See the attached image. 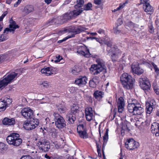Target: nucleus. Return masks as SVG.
<instances>
[{
    "mask_svg": "<svg viewBox=\"0 0 159 159\" xmlns=\"http://www.w3.org/2000/svg\"><path fill=\"white\" fill-rule=\"evenodd\" d=\"M127 108L129 111L133 115H141L143 112L144 109L138 101L135 99H131L129 102Z\"/></svg>",
    "mask_w": 159,
    "mask_h": 159,
    "instance_id": "f257e3e1",
    "label": "nucleus"
},
{
    "mask_svg": "<svg viewBox=\"0 0 159 159\" xmlns=\"http://www.w3.org/2000/svg\"><path fill=\"white\" fill-rule=\"evenodd\" d=\"M96 61L97 64L91 65L90 69L91 73L94 75H98L102 72L104 73H106V70L105 68V65L103 60L100 58H98Z\"/></svg>",
    "mask_w": 159,
    "mask_h": 159,
    "instance_id": "f03ea898",
    "label": "nucleus"
},
{
    "mask_svg": "<svg viewBox=\"0 0 159 159\" xmlns=\"http://www.w3.org/2000/svg\"><path fill=\"white\" fill-rule=\"evenodd\" d=\"M120 80L125 88L130 89L133 88L134 80L131 75L127 73H123L120 77Z\"/></svg>",
    "mask_w": 159,
    "mask_h": 159,
    "instance_id": "7ed1b4c3",
    "label": "nucleus"
},
{
    "mask_svg": "<svg viewBox=\"0 0 159 159\" xmlns=\"http://www.w3.org/2000/svg\"><path fill=\"white\" fill-rule=\"evenodd\" d=\"M106 44L108 46L107 50L108 51V54L111 55L112 60H116V59L118 57L119 55L121 54V52L116 47H111L112 43L109 41L106 43Z\"/></svg>",
    "mask_w": 159,
    "mask_h": 159,
    "instance_id": "20e7f679",
    "label": "nucleus"
},
{
    "mask_svg": "<svg viewBox=\"0 0 159 159\" xmlns=\"http://www.w3.org/2000/svg\"><path fill=\"white\" fill-rule=\"evenodd\" d=\"M19 137V134L17 133H12L7 137L6 140L8 144L18 146L22 143V140Z\"/></svg>",
    "mask_w": 159,
    "mask_h": 159,
    "instance_id": "39448f33",
    "label": "nucleus"
},
{
    "mask_svg": "<svg viewBox=\"0 0 159 159\" xmlns=\"http://www.w3.org/2000/svg\"><path fill=\"white\" fill-rule=\"evenodd\" d=\"M18 74L15 72H12L7 76H4L2 80H0V89H2L11 82L16 77H17Z\"/></svg>",
    "mask_w": 159,
    "mask_h": 159,
    "instance_id": "423d86ee",
    "label": "nucleus"
},
{
    "mask_svg": "<svg viewBox=\"0 0 159 159\" xmlns=\"http://www.w3.org/2000/svg\"><path fill=\"white\" fill-rule=\"evenodd\" d=\"M55 125L59 129H62L66 126V122L63 118L58 113L54 112L53 114Z\"/></svg>",
    "mask_w": 159,
    "mask_h": 159,
    "instance_id": "0eeeda50",
    "label": "nucleus"
},
{
    "mask_svg": "<svg viewBox=\"0 0 159 159\" xmlns=\"http://www.w3.org/2000/svg\"><path fill=\"white\" fill-rule=\"evenodd\" d=\"M39 124L38 120L32 119L30 121L25 120L23 123V126L25 129L29 130L34 129Z\"/></svg>",
    "mask_w": 159,
    "mask_h": 159,
    "instance_id": "6e6552de",
    "label": "nucleus"
},
{
    "mask_svg": "<svg viewBox=\"0 0 159 159\" xmlns=\"http://www.w3.org/2000/svg\"><path fill=\"white\" fill-rule=\"evenodd\" d=\"M37 145L40 150L44 152L48 151L50 148L49 142L46 139L41 138L38 140Z\"/></svg>",
    "mask_w": 159,
    "mask_h": 159,
    "instance_id": "1a4fd4ad",
    "label": "nucleus"
},
{
    "mask_svg": "<svg viewBox=\"0 0 159 159\" xmlns=\"http://www.w3.org/2000/svg\"><path fill=\"white\" fill-rule=\"evenodd\" d=\"M87 29L81 25L73 26L69 29V31L71 33L70 35L74 34V37L75 35L79 34L82 32L84 31Z\"/></svg>",
    "mask_w": 159,
    "mask_h": 159,
    "instance_id": "9d476101",
    "label": "nucleus"
},
{
    "mask_svg": "<svg viewBox=\"0 0 159 159\" xmlns=\"http://www.w3.org/2000/svg\"><path fill=\"white\" fill-rule=\"evenodd\" d=\"M139 145V143L133 139H128L125 144V147L129 150L135 149L138 147Z\"/></svg>",
    "mask_w": 159,
    "mask_h": 159,
    "instance_id": "9b49d317",
    "label": "nucleus"
},
{
    "mask_svg": "<svg viewBox=\"0 0 159 159\" xmlns=\"http://www.w3.org/2000/svg\"><path fill=\"white\" fill-rule=\"evenodd\" d=\"M77 52L86 57H89L90 56L91 54L89 49L84 45L78 47Z\"/></svg>",
    "mask_w": 159,
    "mask_h": 159,
    "instance_id": "f8f14e48",
    "label": "nucleus"
},
{
    "mask_svg": "<svg viewBox=\"0 0 159 159\" xmlns=\"http://www.w3.org/2000/svg\"><path fill=\"white\" fill-rule=\"evenodd\" d=\"M22 116L26 119L31 118L33 116V111L30 107L23 109L21 111Z\"/></svg>",
    "mask_w": 159,
    "mask_h": 159,
    "instance_id": "ddd939ff",
    "label": "nucleus"
},
{
    "mask_svg": "<svg viewBox=\"0 0 159 159\" xmlns=\"http://www.w3.org/2000/svg\"><path fill=\"white\" fill-rule=\"evenodd\" d=\"M142 80L140 81V86L143 90H148L151 87L150 83L149 80L147 78H143Z\"/></svg>",
    "mask_w": 159,
    "mask_h": 159,
    "instance_id": "4468645a",
    "label": "nucleus"
},
{
    "mask_svg": "<svg viewBox=\"0 0 159 159\" xmlns=\"http://www.w3.org/2000/svg\"><path fill=\"white\" fill-rule=\"evenodd\" d=\"M77 131L81 138L86 139L88 135L86 131L84 130V126L83 124L79 125L77 127Z\"/></svg>",
    "mask_w": 159,
    "mask_h": 159,
    "instance_id": "2eb2a0df",
    "label": "nucleus"
},
{
    "mask_svg": "<svg viewBox=\"0 0 159 159\" xmlns=\"http://www.w3.org/2000/svg\"><path fill=\"white\" fill-rule=\"evenodd\" d=\"M9 22V27L10 29L6 28L4 30V33L7 34L8 32H13V33L15 29L19 28V26L16 24V22L13 20L12 19L10 20Z\"/></svg>",
    "mask_w": 159,
    "mask_h": 159,
    "instance_id": "dca6fc26",
    "label": "nucleus"
},
{
    "mask_svg": "<svg viewBox=\"0 0 159 159\" xmlns=\"http://www.w3.org/2000/svg\"><path fill=\"white\" fill-rule=\"evenodd\" d=\"M93 112V110L91 107H88L85 109V117L87 120L89 121L93 119L94 118Z\"/></svg>",
    "mask_w": 159,
    "mask_h": 159,
    "instance_id": "f3484780",
    "label": "nucleus"
},
{
    "mask_svg": "<svg viewBox=\"0 0 159 159\" xmlns=\"http://www.w3.org/2000/svg\"><path fill=\"white\" fill-rule=\"evenodd\" d=\"M72 15L71 11L68 12L60 17L54 18L53 20V21H55L57 19H59L60 20L62 21H61V22H63L67 21L68 20L72 19L73 17Z\"/></svg>",
    "mask_w": 159,
    "mask_h": 159,
    "instance_id": "a211bd4d",
    "label": "nucleus"
},
{
    "mask_svg": "<svg viewBox=\"0 0 159 159\" xmlns=\"http://www.w3.org/2000/svg\"><path fill=\"white\" fill-rule=\"evenodd\" d=\"M131 69L133 73L137 75H141L143 72V70L140 68L138 64L133 63L131 65Z\"/></svg>",
    "mask_w": 159,
    "mask_h": 159,
    "instance_id": "6ab92c4d",
    "label": "nucleus"
},
{
    "mask_svg": "<svg viewBox=\"0 0 159 159\" xmlns=\"http://www.w3.org/2000/svg\"><path fill=\"white\" fill-rule=\"evenodd\" d=\"M88 79L85 76H79L75 80V84L79 86L85 85L87 83Z\"/></svg>",
    "mask_w": 159,
    "mask_h": 159,
    "instance_id": "aec40b11",
    "label": "nucleus"
},
{
    "mask_svg": "<svg viewBox=\"0 0 159 159\" xmlns=\"http://www.w3.org/2000/svg\"><path fill=\"white\" fill-rule=\"evenodd\" d=\"M117 105L118 112L122 113L124 110L125 106L124 99L122 97H120L118 98Z\"/></svg>",
    "mask_w": 159,
    "mask_h": 159,
    "instance_id": "412c9836",
    "label": "nucleus"
},
{
    "mask_svg": "<svg viewBox=\"0 0 159 159\" xmlns=\"http://www.w3.org/2000/svg\"><path fill=\"white\" fill-rule=\"evenodd\" d=\"M54 71L52 67H44L42 69L41 72L42 74H44L46 76H49L54 74Z\"/></svg>",
    "mask_w": 159,
    "mask_h": 159,
    "instance_id": "4be33fe9",
    "label": "nucleus"
},
{
    "mask_svg": "<svg viewBox=\"0 0 159 159\" xmlns=\"http://www.w3.org/2000/svg\"><path fill=\"white\" fill-rule=\"evenodd\" d=\"M99 82V79L98 76H95L92 79H91L89 82V86L92 88L96 87Z\"/></svg>",
    "mask_w": 159,
    "mask_h": 159,
    "instance_id": "5701e85b",
    "label": "nucleus"
},
{
    "mask_svg": "<svg viewBox=\"0 0 159 159\" xmlns=\"http://www.w3.org/2000/svg\"><path fill=\"white\" fill-rule=\"evenodd\" d=\"M15 123V121L14 118L9 119L6 117L4 118L2 120V123L4 125H12Z\"/></svg>",
    "mask_w": 159,
    "mask_h": 159,
    "instance_id": "b1692460",
    "label": "nucleus"
},
{
    "mask_svg": "<svg viewBox=\"0 0 159 159\" xmlns=\"http://www.w3.org/2000/svg\"><path fill=\"white\" fill-rule=\"evenodd\" d=\"M153 8L149 3H147L146 5H143V9L144 11L148 14H151L153 13Z\"/></svg>",
    "mask_w": 159,
    "mask_h": 159,
    "instance_id": "393cba45",
    "label": "nucleus"
},
{
    "mask_svg": "<svg viewBox=\"0 0 159 159\" xmlns=\"http://www.w3.org/2000/svg\"><path fill=\"white\" fill-rule=\"evenodd\" d=\"M34 10V7L31 5H27L25 7L23 12L25 14L27 15L33 12Z\"/></svg>",
    "mask_w": 159,
    "mask_h": 159,
    "instance_id": "a878e982",
    "label": "nucleus"
},
{
    "mask_svg": "<svg viewBox=\"0 0 159 159\" xmlns=\"http://www.w3.org/2000/svg\"><path fill=\"white\" fill-rule=\"evenodd\" d=\"M66 118L68 119L69 123L71 124H73L75 119V115L70 113L67 115Z\"/></svg>",
    "mask_w": 159,
    "mask_h": 159,
    "instance_id": "bb28decb",
    "label": "nucleus"
},
{
    "mask_svg": "<svg viewBox=\"0 0 159 159\" xmlns=\"http://www.w3.org/2000/svg\"><path fill=\"white\" fill-rule=\"evenodd\" d=\"M83 11L82 8L76 9L73 10L72 11H71L73 18L76 17L77 16L80 15L82 13Z\"/></svg>",
    "mask_w": 159,
    "mask_h": 159,
    "instance_id": "cd10ccee",
    "label": "nucleus"
},
{
    "mask_svg": "<svg viewBox=\"0 0 159 159\" xmlns=\"http://www.w3.org/2000/svg\"><path fill=\"white\" fill-rule=\"evenodd\" d=\"M79 107L76 104H73L72 107L71 108V113L74 115L76 113H78L79 111Z\"/></svg>",
    "mask_w": 159,
    "mask_h": 159,
    "instance_id": "c85d7f7f",
    "label": "nucleus"
},
{
    "mask_svg": "<svg viewBox=\"0 0 159 159\" xmlns=\"http://www.w3.org/2000/svg\"><path fill=\"white\" fill-rule=\"evenodd\" d=\"M151 129L152 133L154 134L156 136H159V129L158 128H156L154 127V123L151 125Z\"/></svg>",
    "mask_w": 159,
    "mask_h": 159,
    "instance_id": "c756f323",
    "label": "nucleus"
},
{
    "mask_svg": "<svg viewBox=\"0 0 159 159\" xmlns=\"http://www.w3.org/2000/svg\"><path fill=\"white\" fill-rule=\"evenodd\" d=\"M103 92L101 91L97 90L94 93V96L96 99H100L102 97Z\"/></svg>",
    "mask_w": 159,
    "mask_h": 159,
    "instance_id": "7c9ffc66",
    "label": "nucleus"
},
{
    "mask_svg": "<svg viewBox=\"0 0 159 159\" xmlns=\"http://www.w3.org/2000/svg\"><path fill=\"white\" fill-rule=\"evenodd\" d=\"M7 106L4 102L3 101L2 98L0 99V112L4 111L6 108Z\"/></svg>",
    "mask_w": 159,
    "mask_h": 159,
    "instance_id": "2f4dec72",
    "label": "nucleus"
},
{
    "mask_svg": "<svg viewBox=\"0 0 159 159\" xmlns=\"http://www.w3.org/2000/svg\"><path fill=\"white\" fill-rule=\"evenodd\" d=\"M76 3V5L75 6V8L82 7L84 3V0H77Z\"/></svg>",
    "mask_w": 159,
    "mask_h": 159,
    "instance_id": "473e14b6",
    "label": "nucleus"
},
{
    "mask_svg": "<svg viewBox=\"0 0 159 159\" xmlns=\"http://www.w3.org/2000/svg\"><path fill=\"white\" fill-rule=\"evenodd\" d=\"M2 99L7 107L8 106V105H9L12 102L11 100L9 98L7 97H5L4 98H2Z\"/></svg>",
    "mask_w": 159,
    "mask_h": 159,
    "instance_id": "72a5a7b5",
    "label": "nucleus"
},
{
    "mask_svg": "<svg viewBox=\"0 0 159 159\" xmlns=\"http://www.w3.org/2000/svg\"><path fill=\"white\" fill-rule=\"evenodd\" d=\"M153 87L155 93L157 95H159V86L157 84H153Z\"/></svg>",
    "mask_w": 159,
    "mask_h": 159,
    "instance_id": "f704fd0d",
    "label": "nucleus"
},
{
    "mask_svg": "<svg viewBox=\"0 0 159 159\" xmlns=\"http://www.w3.org/2000/svg\"><path fill=\"white\" fill-rule=\"evenodd\" d=\"M7 14V11H5L0 17V21H2L4 18V17ZM2 23H0V31H1L3 28L2 25H1Z\"/></svg>",
    "mask_w": 159,
    "mask_h": 159,
    "instance_id": "c9c22d12",
    "label": "nucleus"
},
{
    "mask_svg": "<svg viewBox=\"0 0 159 159\" xmlns=\"http://www.w3.org/2000/svg\"><path fill=\"white\" fill-rule=\"evenodd\" d=\"M108 129H106V132L105 133L104 136H103V140L104 141V143H106L108 137Z\"/></svg>",
    "mask_w": 159,
    "mask_h": 159,
    "instance_id": "e433bc0d",
    "label": "nucleus"
},
{
    "mask_svg": "<svg viewBox=\"0 0 159 159\" xmlns=\"http://www.w3.org/2000/svg\"><path fill=\"white\" fill-rule=\"evenodd\" d=\"M153 107L146 105V112L147 114H150L152 111Z\"/></svg>",
    "mask_w": 159,
    "mask_h": 159,
    "instance_id": "4c0bfd02",
    "label": "nucleus"
},
{
    "mask_svg": "<svg viewBox=\"0 0 159 159\" xmlns=\"http://www.w3.org/2000/svg\"><path fill=\"white\" fill-rule=\"evenodd\" d=\"M8 38V36L5 34L0 35V42L4 41Z\"/></svg>",
    "mask_w": 159,
    "mask_h": 159,
    "instance_id": "58836bf2",
    "label": "nucleus"
},
{
    "mask_svg": "<svg viewBox=\"0 0 159 159\" xmlns=\"http://www.w3.org/2000/svg\"><path fill=\"white\" fill-rule=\"evenodd\" d=\"M92 4L90 3H88L87 4L85 5L84 7V10H89L91 9Z\"/></svg>",
    "mask_w": 159,
    "mask_h": 159,
    "instance_id": "ea45409f",
    "label": "nucleus"
},
{
    "mask_svg": "<svg viewBox=\"0 0 159 159\" xmlns=\"http://www.w3.org/2000/svg\"><path fill=\"white\" fill-rule=\"evenodd\" d=\"M74 37V34L69 35H68L65 38H64V39H62L58 41V43H61L63 42L66 41V40H67V39H68L69 38Z\"/></svg>",
    "mask_w": 159,
    "mask_h": 159,
    "instance_id": "a19ab883",
    "label": "nucleus"
},
{
    "mask_svg": "<svg viewBox=\"0 0 159 159\" xmlns=\"http://www.w3.org/2000/svg\"><path fill=\"white\" fill-rule=\"evenodd\" d=\"M121 129V131H122V130H125L126 132H129V128L127 126V125L126 123H124Z\"/></svg>",
    "mask_w": 159,
    "mask_h": 159,
    "instance_id": "79ce46f5",
    "label": "nucleus"
},
{
    "mask_svg": "<svg viewBox=\"0 0 159 159\" xmlns=\"http://www.w3.org/2000/svg\"><path fill=\"white\" fill-rule=\"evenodd\" d=\"M147 105H149L153 107L156 105V102L153 99L151 100L149 103L147 104Z\"/></svg>",
    "mask_w": 159,
    "mask_h": 159,
    "instance_id": "37998d69",
    "label": "nucleus"
},
{
    "mask_svg": "<svg viewBox=\"0 0 159 159\" xmlns=\"http://www.w3.org/2000/svg\"><path fill=\"white\" fill-rule=\"evenodd\" d=\"M42 85L43 86V87L46 88L49 87L50 86V83L48 82L47 81L43 82L42 84Z\"/></svg>",
    "mask_w": 159,
    "mask_h": 159,
    "instance_id": "c03bdc74",
    "label": "nucleus"
},
{
    "mask_svg": "<svg viewBox=\"0 0 159 159\" xmlns=\"http://www.w3.org/2000/svg\"><path fill=\"white\" fill-rule=\"evenodd\" d=\"M58 110L60 113H63L65 111L66 108L64 107H61L58 108Z\"/></svg>",
    "mask_w": 159,
    "mask_h": 159,
    "instance_id": "a18cd8bd",
    "label": "nucleus"
},
{
    "mask_svg": "<svg viewBox=\"0 0 159 159\" xmlns=\"http://www.w3.org/2000/svg\"><path fill=\"white\" fill-rule=\"evenodd\" d=\"M79 72V70L77 69L76 67H75L71 70V72L73 74L76 75Z\"/></svg>",
    "mask_w": 159,
    "mask_h": 159,
    "instance_id": "49530a36",
    "label": "nucleus"
},
{
    "mask_svg": "<svg viewBox=\"0 0 159 159\" xmlns=\"http://www.w3.org/2000/svg\"><path fill=\"white\" fill-rule=\"evenodd\" d=\"M146 125V123L145 121L143 120L141 121V122H140V125L139 126V127L140 128V129H144V126Z\"/></svg>",
    "mask_w": 159,
    "mask_h": 159,
    "instance_id": "de8ad7c7",
    "label": "nucleus"
},
{
    "mask_svg": "<svg viewBox=\"0 0 159 159\" xmlns=\"http://www.w3.org/2000/svg\"><path fill=\"white\" fill-rule=\"evenodd\" d=\"M114 33L116 34H119L121 31L119 30L118 26H116L115 28H114Z\"/></svg>",
    "mask_w": 159,
    "mask_h": 159,
    "instance_id": "09e8293b",
    "label": "nucleus"
},
{
    "mask_svg": "<svg viewBox=\"0 0 159 159\" xmlns=\"http://www.w3.org/2000/svg\"><path fill=\"white\" fill-rule=\"evenodd\" d=\"M126 25L130 27H134V24L131 21H129L126 23Z\"/></svg>",
    "mask_w": 159,
    "mask_h": 159,
    "instance_id": "8fccbe9b",
    "label": "nucleus"
},
{
    "mask_svg": "<svg viewBox=\"0 0 159 159\" xmlns=\"http://www.w3.org/2000/svg\"><path fill=\"white\" fill-rule=\"evenodd\" d=\"M122 23L123 21L122 19L120 18H119L117 20V22L116 23L117 26H119L122 25Z\"/></svg>",
    "mask_w": 159,
    "mask_h": 159,
    "instance_id": "3c124183",
    "label": "nucleus"
},
{
    "mask_svg": "<svg viewBox=\"0 0 159 159\" xmlns=\"http://www.w3.org/2000/svg\"><path fill=\"white\" fill-rule=\"evenodd\" d=\"M6 58V56L4 55H0V63H2L4 60Z\"/></svg>",
    "mask_w": 159,
    "mask_h": 159,
    "instance_id": "603ef678",
    "label": "nucleus"
},
{
    "mask_svg": "<svg viewBox=\"0 0 159 159\" xmlns=\"http://www.w3.org/2000/svg\"><path fill=\"white\" fill-rule=\"evenodd\" d=\"M149 28V31L151 33H152L154 32V29L153 27L152 24L150 23L148 25Z\"/></svg>",
    "mask_w": 159,
    "mask_h": 159,
    "instance_id": "864d4df0",
    "label": "nucleus"
},
{
    "mask_svg": "<svg viewBox=\"0 0 159 159\" xmlns=\"http://www.w3.org/2000/svg\"><path fill=\"white\" fill-rule=\"evenodd\" d=\"M142 120H143V119L142 118H139L137 121L136 123L135 124V125L136 126L139 127L140 124V122H141Z\"/></svg>",
    "mask_w": 159,
    "mask_h": 159,
    "instance_id": "5fc2aeb1",
    "label": "nucleus"
},
{
    "mask_svg": "<svg viewBox=\"0 0 159 159\" xmlns=\"http://www.w3.org/2000/svg\"><path fill=\"white\" fill-rule=\"evenodd\" d=\"M148 0H140V3L141 4H144V5H146L147 3H149Z\"/></svg>",
    "mask_w": 159,
    "mask_h": 159,
    "instance_id": "6e6d98bb",
    "label": "nucleus"
},
{
    "mask_svg": "<svg viewBox=\"0 0 159 159\" xmlns=\"http://www.w3.org/2000/svg\"><path fill=\"white\" fill-rule=\"evenodd\" d=\"M6 147L5 145L2 143H0V150L4 149Z\"/></svg>",
    "mask_w": 159,
    "mask_h": 159,
    "instance_id": "4d7b16f0",
    "label": "nucleus"
},
{
    "mask_svg": "<svg viewBox=\"0 0 159 159\" xmlns=\"http://www.w3.org/2000/svg\"><path fill=\"white\" fill-rule=\"evenodd\" d=\"M56 58L57 59L55 60L54 62H59L62 59V57H60V56L56 57Z\"/></svg>",
    "mask_w": 159,
    "mask_h": 159,
    "instance_id": "13d9d810",
    "label": "nucleus"
},
{
    "mask_svg": "<svg viewBox=\"0 0 159 159\" xmlns=\"http://www.w3.org/2000/svg\"><path fill=\"white\" fill-rule=\"evenodd\" d=\"M94 3L97 5H100L101 3V0H94Z\"/></svg>",
    "mask_w": 159,
    "mask_h": 159,
    "instance_id": "bf43d9fd",
    "label": "nucleus"
},
{
    "mask_svg": "<svg viewBox=\"0 0 159 159\" xmlns=\"http://www.w3.org/2000/svg\"><path fill=\"white\" fill-rule=\"evenodd\" d=\"M20 159H31V157L29 156H25L22 157Z\"/></svg>",
    "mask_w": 159,
    "mask_h": 159,
    "instance_id": "052dcab7",
    "label": "nucleus"
},
{
    "mask_svg": "<svg viewBox=\"0 0 159 159\" xmlns=\"http://www.w3.org/2000/svg\"><path fill=\"white\" fill-rule=\"evenodd\" d=\"M97 32L100 34H104V30L101 29H100L98 30Z\"/></svg>",
    "mask_w": 159,
    "mask_h": 159,
    "instance_id": "680f3d73",
    "label": "nucleus"
},
{
    "mask_svg": "<svg viewBox=\"0 0 159 159\" xmlns=\"http://www.w3.org/2000/svg\"><path fill=\"white\" fill-rule=\"evenodd\" d=\"M21 2V1L20 0H18V1L16 2V3L14 4V6L15 7H17L18 5L20 4Z\"/></svg>",
    "mask_w": 159,
    "mask_h": 159,
    "instance_id": "e2e57ef3",
    "label": "nucleus"
},
{
    "mask_svg": "<svg viewBox=\"0 0 159 159\" xmlns=\"http://www.w3.org/2000/svg\"><path fill=\"white\" fill-rule=\"evenodd\" d=\"M154 126L156 128L159 129V124L157 122H154Z\"/></svg>",
    "mask_w": 159,
    "mask_h": 159,
    "instance_id": "0e129e2a",
    "label": "nucleus"
},
{
    "mask_svg": "<svg viewBox=\"0 0 159 159\" xmlns=\"http://www.w3.org/2000/svg\"><path fill=\"white\" fill-rule=\"evenodd\" d=\"M44 157L47 159H51L52 158V156H49L46 154L44 155Z\"/></svg>",
    "mask_w": 159,
    "mask_h": 159,
    "instance_id": "69168bd1",
    "label": "nucleus"
},
{
    "mask_svg": "<svg viewBox=\"0 0 159 159\" xmlns=\"http://www.w3.org/2000/svg\"><path fill=\"white\" fill-rule=\"evenodd\" d=\"M129 2V0H126L125 1V2L123 3L122 4H121V6H123V8L125 6V4L128 3Z\"/></svg>",
    "mask_w": 159,
    "mask_h": 159,
    "instance_id": "338daca9",
    "label": "nucleus"
},
{
    "mask_svg": "<svg viewBox=\"0 0 159 159\" xmlns=\"http://www.w3.org/2000/svg\"><path fill=\"white\" fill-rule=\"evenodd\" d=\"M123 8V6H121V4H120L119 7L116 9V11H117Z\"/></svg>",
    "mask_w": 159,
    "mask_h": 159,
    "instance_id": "774afa93",
    "label": "nucleus"
}]
</instances>
